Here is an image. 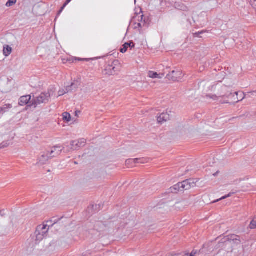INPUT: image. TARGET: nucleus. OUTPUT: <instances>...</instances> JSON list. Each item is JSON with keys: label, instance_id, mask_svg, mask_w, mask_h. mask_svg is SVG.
Returning a JSON list of instances; mask_svg holds the SVG:
<instances>
[{"label": "nucleus", "instance_id": "obj_1", "mask_svg": "<svg viewBox=\"0 0 256 256\" xmlns=\"http://www.w3.org/2000/svg\"><path fill=\"white\" fill-rule=\"evenodd\" d=\"M50 226L43 224L39 225L30 242H28L24 246V250L26 254H30L34 250V246L38 244L48 236Z\"/></svg>", "mask_w": 256, "mask_h": 256}, {"label": "nucleus", "instance_id": "obj_2", "mask_svg": "<svg viewBox=\"0 0 256 256\" xmlns=\"http://www.w3.org/2000/svg\"><path fill=\"white\" fill-rule=\"evenodd\" d=\"M228 88L224 86L222 88L220 92H218V95H213L212 96H208L214 100H218L222 104H234L240 101L238 96V92H236L234 94L227 92Z\"/></svg>", "mask_w": 256, "mask_h": 256}, {"label": "nucleus", "instance_id": "obj_3", "mask_svg": "<svg viewBox=\"0 0 256 256\" xmlns=\"http://www.w3.org/2000/svg\"><path fill=\"white\" fill-rule=\"evenodd\" d=\"M49 100V99L45 92L41 94L39 96L36 98L32 102V106L36 108L38 105L42 103H46Z\"/></svg>", "mask_w": 256, "mask_h": 256}, {"label": "nucleus", "instance_id": "obj_4", "mask_svg": "<svg viewBox=\"0 0 256 256\" xmlns=\"http://www.w3.org/2000/svg\"><path fill=\"white\" fill-rule=\"evenodd\" d=\"M183 76V74L180 70H173L170 74L167 75V78L169 80L172 81H180Z\"/></svg>", "mask_w": 256, "mask_h": 256}, {"label": "nucleus", "instance_id": "obj_5", "mask_svg": "<svg viewBox=\"0 0 256 256\" xmlns=\"http://www.w3.org/2000/svg\"><path fill=\"white\" fill-rule=\"evenodd\" d=\"M196 186V182L194 180H188L180 182V186H181L182 191L184 190H188L192 187Z\"/></svg>", "mask_w": 256, "mask_h": 256}, {"label": "nucleus", "instance_id": "obj_6", "mask_svg": "<svg viewBox=\"0 0 256 256\" xmlns=\"http://www.w3.org/2000/svg\"><path fill=\"white\" fill-rule=\"evenodd\" d=\"M86 144V140L84 138L72 141L70 142L71 149L76 150L84 146Z\"/></svg>", "mask_w": 256, "mask_h": 256}, {"label": "nucleus", "instance_id": "obj_7", "mask_svg": "<svg viewBox=\"0 0 256 256\" xmlns=\"http://www.w3.org/2000/svg\"><path fill=\"white\" fill-rule=\"evenodd\" d=\"M118 63V61L114 62L112 65H108L105 70V74L108 76L114 75L118 72V68L116 67V64Z\"/></svg>", "mask_w": 256, "mask_h": 256}, {"label": "nucleus", "instance_id": "obj_8", "mask_svg": "<svg viewBox=\"0 0 256 256\" xmlns=\"http://www.w3.org/2000/svg\"><path fill=\"white\" fill-rule=\"evenodd\" d=\"M62 149L63 148L62 146H56L53 147L51 149V150L48 152L47 154H48L49 157L50 158H52L60 155L62 150Z\"/></svg>", "mask_w": 256, "mask_h": 256}, {"label": "nucleus", "instance_id": "obj_9", "mask_svg": "<svg viewBox=\"0 0 256 256\" xmlns=\"http://www.w3.org/2000/svg\"><path fill=\"white\" fill-rule=\"evenodd\" d=\"M77 87L74 82H72L70 86H67L66 88H62L60 89L58 92V96H63L64 94L76 88Z\"/></svg>", "mask_w": 256, "mask_h": 256}, {"label": "nucleus", "instance_id": "obj_10", "mask_svg": "<svg viewBox=\"0 0 256 256\" xmlns=\"http://www.w3.org/2000/svg\"><path fill=\"white\" fill-rule=\"evenodd\" d=\"M170 119V114L168 112H163L158 117V122L159 124H162L164 122Z\"/></svg>", "mask_w": 256, "mask_h": 256}, {"label": "nucleus", "instance_id": "obj_11", "mask_svg": "<svg viewBox=\"0 0 256 256\" xmlns=\"http://www.w3.org/2000/svg\"><path fill=\"white\" fill-rule=\"evenodd\" d=\"M50 159L48 154H43L38 159L37 164L40 166L46 164L48 160Z\"/></svg>", "mask_w": 256, "mask_h": 256}, {"label": "nucleus", "instance_id": "obj_12", "mask_svg": "<svg viewBox=\"0 0 256 256\" xmlns=\"http://www.w3.org/2000/svg\"><path fill=\"white\" fill-rule=\"evenodd\" d=\"M31 100V96L30 95H27L25 96H22L19 100V104L20 106H24L28 104H30L31 102L30 101ZM31 104H30V106H31Z\"/></svg>", "mask_w": 256, "mask_h": 256}, {"label": "nucleus", "instance_id": "obj_13", "mask_svg": "<svg viewBox=\"0 0 256 256\" xmlns=\"http://www.w3.org/2000/svg\"><path fill=\"white\" fill-rule=\"evenodd\" d=\"M148 76L152 78L162 79L164 76L163 73H158L153 71H150L148 72Z\"/></svg>", "mask_w": 256, "mask_h": 256}, {"label": "nucleus", "instance_id": "obj_14", "mask_svg": "<svg viewBox=\"0 0 256 256\" xmlns=\"http://www.w3.org/2000/svg\"><path fill=\"white\" fill-rule=\"evenodd\" d=\"M56 88L54 86H52L48 90V92H45L46 94V96H48V99L52 98H56Z\"/></svg>", "mask_w": 256, "mask_h": 256}, {"label": "nucleus", "instance_id": "obj_15", "mask_svg": "<svg viewBox=\"0 0 256 256\" xmlns=\"http://www.w3.org/2000/svg\"><path fill=\"white\" fill-rule=\"evenodd\" d=\"M12 106L10 104H6L2 107H0V115L4 114L5 112H8Z\"/></svg>", "mask_w": 256, "mask_h": 256}, {"label": "nucleus", "instance_id": "obj_16", "mask_svg": "<svg viewBox=\"0 0 256 256\" xmlns=\"http://www.w3.org/2000/svg\"><path fill=\"white\" fill-rule=\"evenodd\" d=\"M170 190L172 193H177L179 191H182L181 186H180V182L174 186L173 187L170 188Z\"/></svg>", "mask_w": 256, "mask_h": 256}, {"label": "nucleus", "instance_id": "obj_17", "mask_svg": "<svg viewBox=\"0 0 256 256\" xmlns=\"http://www.w3.org/2000/svg\"><path fill=\"white\" fill-rule=\"evenodd\" d=\"M62 118L63 120L66 122H70L71 120V116L70 114L68 112H64L62 114Z\"/></svg>", "mask_w": 256, "mask_h": 256}, {"label": "nucleus", "instance_id": "obj_18", "mask_svg": "<svg viewBox=\"0 0 256 256\" xmlns=\"http://www.w3.org/2000/svg\"><path fill=\"white\" fill-rule=\"evenodd\" d=\"M3 52L4 54L6 56H8L12 52V48L10 46H7L6 47L4 48Z\"/></svg>", "mask_w": 256, "mask_h": 256}, {"label": "nucleus", "instance_id": "obj_19", "mask_svg": "<svg viewBox=\"0 0 256 256\" xmlns=\"http://www.w3.org/2000/svg\"><path fill=\"white\" fill-rule=\"evenodd\" d=\"M250 228L251 229H254L256 228V216L254 217L251 222L250 224Z\"/></svg>", "mask_w": 256, "mask_h": 256}, {"label": "nucleus", "instance_id": "obj_20", "mask_svg": "<svg viewBox=\"0 0 256 256\" xmlns=\"http://www.w3.org/2000/svg\"><path fill=\"white\" fill-rule=\"evenodd\" d=\"M12 142L10 141L4 142L0 144V148H4L8 146Z\"/></svg>", "mask_w": 256, "mask_h": 256}, {"label": "nucleus", "instance_id": "obj_21", "mask_svg": "<svg viewBox=\"0 0 256 256\" xmlns=\"http://www.w3.org/2000/svg\"><path fill=\"white\" fill-rule=\"evenodd\" d=\"M128 48V43H125L123 46L122 48L120 49V52L122 53H124L126 52Z\"/></svg>", "mask_w": 256, "mask_h": 256}, {"label": "nucleus", "instance_id": "obj_22", "mask_svg": "<svg viewBox=\"0 0 256 256\" xmlns=\"http://www.w3.org/2000/svg\"><path fill=\"white\" fill-rule=\"evenodd\" d=\"M231 196H232V193H230V194H227V195H226V196H224L222 197L221 198H219V199H218V200H216L212 202H213V203H215V202H219L220 200H224V199H226V198H229V197H230Z\"/></svg>", "mask_w": 256, "mask_h": 256}, {"label": "nucleus", "instance_id": "obj_23", "mask_svg": "<svg viewBox=\"0 0 256 256\" xmlns=\"http://www.w3.org/2000/svg\"><path fill=\"white\" fill-rule=\"evenodd\" d=\"M16 2V0H8L6 4V6L10 7L15 4Z\"/></svg>", "mask_w": 256, "mask_h": 256}, {"label": "nucleus", "instance_id": "obj_24", "mask_svg": "<svg viewBox=\"0 0 256 256\" xmlns=\"http://www.w3.org/2000/svg\"><path fill=\"white\" fill-rule=\"evenodd\" d=\"M140 18V20H141V22H139L137 24L138 25V28H142V26H143L144 25V22H142V18H143V16L142 15L138 17V18Z\"/></svg>", "mask_w": 256, "mask_h": 256}, {"label": "nucleus", "instance_id": "obj_25", "mask_svg": "<svg viewBox=\"0 0 256 256\" xmlns=\"http://www.w3.org/2000/svg\"><path fill=\"white\" fill-rule=\"evenodd\" d=\"M72 0H66V2L64 4L63 6L61 8V9L60 10V12H59V13L58 14H60V13H61L62 12V11L64 9V8L66 6V5L70 3V2H71Z\"/></svg>", "mask_w": 256, "mask_h": 256}, {"label": "nucleus", "instance_id": "obj_26", "mask_svg": "<svg viewBox=\"0 0 256 256\" xmlns=\"http://www.w3.org/2000/svg\"><path fill=\"white\" fill-rule=\"evenodd\" d=\"M250 3L252 7L256 10V0H250Z\"/></svg>", "mask_w": 256, "mask_h": 256}, {"label": "nucleus", "instance_id": "obj_27", "mask_svg": "<svg viewBox=\"0 0 256 256\" xmlns=\"http://www.w3.org/2000/svg\"><path fill=\"white\" fill-rule=\"evenodd\" d=\"M128 48H134V44L132 42H130V43H128Z\"/></svg>", "mask_w": 256, "mask_h": 256}, {"label": "nucleus", "instance_id": "obj_28", "mask_svg": "<svg viewBox=\"0 0 256 256\" xmlns=\"http://www.w3.org/2000/svg\"><path fill=\"white\" fill-rule=\"evenodd\" d=\"M234 243V241H230L226 244V246H232L233 245Z\"/></svg>", "mask_w": 256, "mask_h": 256}, {"label": "nucleus", "instance_id": "obj_29", "mask_svg": "<svg viewBox=\"0 0 256 256\" xmlns=\"http://www.w3.org/2000/svg\"><path fill=\"white\" fill-rule=\"evenodd\" d=\"M196 254V252H192V253L190 254H186L184 256H194V255Z\"/></svg>", "mask_w": 256, "mask_h": 256}, {"label": "nucleus", "instance_id": "obj_30", "mask_svg": "<svg viewBox=\"0 0 256 256\" xmlns=\"http://www.w3.org/2000/svg\"><path fill=\"white\" fill-rule=\"evenodd\" d=\"M236 242L237 245L238 246V248H240V241L239 240H236Z\"/></svg>", "mask_w": 256, "mask_h": 256}, {"label": "nucleus", "instance_id": "obj_31", "mask_svg": "<svg viewBox=\"0 0 256 256\" xmlns=\"http://www.w3.org/2000/svg\"><path fill=\"white\" fill-rule=\"evenodd\" d=\"M138 159H135V160H129V162H138Z\"/></svg>", "mask_w": 256, "mask_h": 256}, {"label": "nucleus", "instance_id": "obj_32", "mask_svg": "<svg viewBox=\"0 0 256 256\" xmlns=\"http://www.w3.org/2000/svg\"><path fill=\"white\" fill-rule=\"evenodd\" d=\"M16 219H13L12 221V224L14 225V223L16 222Z\"/></svg>", "mask_w": 256, "mask_h": 256}, {"label": "nucleus", "instance_id": "obj_33", "mask_svg": "<svg viewBox=\"0 0 256 256\" xmlns=\"http://www.w3.org/2000/svg\"><path fill=\"white\" fill-rule=\"evenodd\" d=\"M218 172H216V173L214 174V176H216V174H218Z\"/></svg>", "mask_w": 256, "mask_h": 256}]
</instances>
